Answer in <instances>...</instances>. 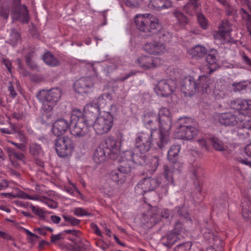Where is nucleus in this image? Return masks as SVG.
I'll list each match as a JSON object with an SVG mask.
<instances>
[{"label":"nucleus","instance_id":"obj_1","mask_svg":"<svg viewBox=\"0 0 251 251\" xmlns=\"http://www.w3.org/2000/svg\"><path fill=\"white\" fill-rule=\"evenodd\" d=\"M134 22L139 34L145 38L154 34L160 26L158 18L151 14L137 15Z\"/></svg>","mask_w":251,"mask_h":251},{"label":"nucleus","instance_id":"obj_2","mask_svg":"<svg viewBox=\"0 0 251 251\" xmlns=\"http://www.w3.org/2000/svg\"><path fill=\"white\" fill-rule=\"evenodd\" d=\"M158 119L159 122L160 132L158 138H154L155 142L159 149L163 148L169 141V131L172 126V116L169 109L166 107L160 108L158 111Z\"/></svg>","mask_w":251,"mask_h":251},{"label":"nucleus","instance_id":"obj_3","mask_svg":"<svg viewBox=\"0 0 251 251\" xmlns=\"http://www.w3.org/2000/svg\"><path fill=\"white\" fill-rule=\"evenodd\" d=\"M62 93L61 88H52L50 89L42 90L36 95L37 99L42 104L43 109L46 112L52 110L60 100Z\"/></svg>","mask_w":251,"mask_h":251},{"label":"nucleus","instance_id":"obj_4","mask_svg":"<svg viewBox=\"0 0 251 251\" xmlns=\"http://www.w3.org/2000/svg\"><path fill=\"white\" fill-rule=\"evenodd\" d=\"M154 138H158V137L153 131H143L137 133L135 139L134 149L138 151L140 154H146L150 150L153 141L156 144Z\"/></svg>","mask_w":251,"mask_h":251},{"label":"nucleus","instance_id":"obj_5","mask_svg":"<svg viewBox=\"0 0 251 251\" xmlns=\"http://www.w3.org/2000/svg\"><path fill=\"white\" fill-rule=\"evenodd\" d=\"M113 124L112 115L110 112L104 111L97 118L93 126L97 134L102 135L110 130Z\"/></svg>","mask_w":251,"mask_h":251},{"label":"nucleus","instance_id":"obj_6","mask_svg":"<svg viewBox=\"0 0 251 251\" xmlns=\"http://www.w3.org/2000/svg\"><path fill=\"white\" fill-rule=\"evenodd\" d=\"M55 146L57 155L62 158L72 155L74 149L73 141L67 136L57 138L55 140Z\"/></svg>","mask_w":251,"mask_h":251},{"label":"nucleus","instance_id":"obj_7","mask_svg":"<svg viewBox=\"0 0 251 251\" xmlns=\"http://www.w3.org/2000/svg\"><path fill=\"white\" fill-rule=\"evenodd\" d=\"M130 171L131 167L129 163L121 162L117 168L110 172L109 177L116 184L122 185L126 182V177Z\"/></svg>","mask_w":251,"mask_h":251},{"label":"nucleus","instance_id":"obj_8","mask_svg":"<svg viewBox=\"0 0 251 251\" xmlns=\"http://www.w3.org/2000/svg\"><path fill=\"white\" fill-rule=\"evenodd\" d=\"M245 115L241 112L236 113L226 112L222 113L219 117V122L226 126H234L242 122Z\"/></svg>","mask_w":251,"mask_h":251},{"label":"nucleus","instance_id":"obj_9","mask_svg":"<svg viewBox=\"0 0 251 251\" xmlns=\"http://www.w3.org/2000/svg\"><path fill=\"white\" fill-rule=\"evenodd\" d=\"M158 185L156 179L151 177L144 178L136 185L135 192L137 195H143L147 192L154 190Z\"/></svg>","mask_w":251,"mask_h":251},{"label":"nucleus","instance_id":"obj_10","mask_svg":"<svg viewBox=\"0 0 251 251\" xmlns=\"http://www.w3.org/2000/svg\"><path fill=\"white\" fill-rule=\"evenodd\" d=\"M176 87V83L171 79H162L159 81L155 88L158 96L168 97L172 94Z\"/></svg>","mask_w":251,"mask_h":251},{"label":"nucleus","instance_id":"obj_11","mask_svg":"<svg viewBox=\"0 0 251 251\" xmlns=\"http://www.w3.org/2000/svg\"><path fill=\"white\" fill-rule=\"evenodd\" d=\"M20 0L14 4L11 10V16L13 19L19 20L24 24H27L30 17L27 7L25 5L20 4Z\"/></svg>","mask_w":251,"mask_h":251},{"label":"nucleus","instance_id":"obj_12","mask_svg":"<svg viewBox=\"0 0 251 251\" xmlns=\"http://www.w3.org/2000/svg\"><path fill=\"white\" fill-rule=\"evenodd\" d=\"M84 122L90 127L93 126L98 115L100 114V109L98 103H90L84 108Z\"/></svg>","mask_w":251,"mask_h":251},{"label":"nucleus","instance_id":"obj_13","mask_svg":"<svg viewBox=\"0 0 251 251\" xmlns=\"http://www.w3.org/2000/svg\"><path fill=\"white\" fill-rule=\"evenodd\" d=\"M144 50L150 54L161 55L166 51L164 43L158 41L148 42L143 47Z\"/></svg>","mask_w":251,"mask_h":251},{"label":"nucleus","instance_id":"obj_14","mask_svg":"<svg viewBox=\"0 0 251 251\" xmlns=\"http://www.w3.org/2000/svg\"><path fill=\"white\" fill-rule=\"evenodd\" d=\"M138 65L144 70H149L158 67L161 63L159 58H154L148 55H143L138 58Z\"/></svg>","mask_w":251,"mask_h":251},{"label":"nucleus","instance_id":"obj_15","mask_svg":"<svg viewBox=\"0 0 251 251\" xmlns=\"http://www.w3.org/2000/svg\"><path fill=\"white\" fill-rule=\"evenodd\" d=\"M143 122L145 126L148 129H150L149 132H155V136L158 137V134L160 132V130L159 131L156 130L159 126V122L157 115L153 112H149L145 115Z\"/></svg>","mask_w":251,"mask_h":251},{"label":"nucleus","instance_id":"obj_16","mask_svg":"<svg viewBox=\"0 0 251 251\" xmlns=\"http://www.w3.org/2000/svg\"><path fill=\"white\" fill-rule=\"evenodd\" d=\"M90 127L80 120V121L70 123V132L76 137H84L88 132Z\"/></svg>","mask_w":251,"mask_h":251},{"label":"nucleus","instance_id":"obj_17","mask_svg":"<svg viewBox=\"0 0 251 251\" xmlns=\"http://www.w3.org/2000/svg\"><path fill=\"white\" fill-rule=\"evenodd\" d=\"M94 85L93 81L91 77H81L74 83L75 91L79 94H83L88 92Z\"/></svg>","mask_w":251,"mask_h":251},{"label":"nucleus","instance_id":"obj_18","mask_svg":"<svg viewBox=\"0 0 251 251\" xmlns=\"http://www.w3.org/2000/svg\"><path fill=\"white\" fill-rule=\"evenodd\" d=\"M70 127V124L64 119H59L54 122L52 127L53 134L57 137L61 136Z\"/></svg>","mask_w":251,"mask_h":251},{"label":"nucleus","instance_id":"obj_19","mask_svg":"<svg viewBox=\"0 0 251 251\" xmlns=\"http://www.w3.org/2000/svg\"><path fill=\"white\" fill-rule=\"evenodd\" d=\"M214 227L212 223L205 222L204 227L202 229L203 238L209 243H214L217 241L218 237L217 233L214 231Z\"/></svg>","mask_w":251,"mask_h":251},{"label":"nucleus","instance_id":"obj_20","mask_svg":"<svg viewBox=\"0 0 251 251\" xmlns=\"http://www.w3.org/2000/svg\"><path fill=\"white\" fill-rule=\"evenodd\" d=\"M181 88L185 94L191 96L198 91V84L193 77H189L183 80Z\"/></svg>","mask_w":251,"mask_h":251},{"label":"nucleus","instance_id":"obj_21","mask_svg":"<svg viewBox=\"0 0 251 251\" xmlns=\"http://www.w3.org/2000/svg\"><path fill=\"white\" fill-rule=\"evenodd\" d=\"M123 154L126 161L122 162H126L131 161L136 165L144 164L146 162V154H138L135 153L132 150H127L124 152Z\"/></svg>","mask_w":251,"mask_h":251},{"label":"nucleus","instance_id":"obj_22","mask_svg":"<svg viewBox=\"0 0 251 251\" xmlns=\"http://www.w3.org/2000/svg\"><path fill=\"white\" fill-rule=\"evenodd\" d=\"M231 108L240 112V110H251V100L236 99L230 102Z\"/></svg>","mask_w":251,"mask_h":251},{"label":"nucleus","instance_id":"obj_23","mask_svg":"<svg viewBox=\"0 0 251 251\" xmlns=\"http://www.w3.org/2000/svg\"><path fill=\"white\" fill-rule=\"evenodd\" d=\"M178 137L182 140H189L192 139L198 133V129L194 126H191L187 127L178 129L176 130Z\"/></svg>","mask_w":251,"mask_h":251},{"label":"nucleus","instance_id":"obj_24","mask_svg":"<svg viewBox=\"0 0 251 251\" xmlns=\"http://www.w3.org/2000/svg\"><path fill=\"white\" fill-rule=\"evenodd\" d=\"M181 150V146L178 144L173 145L168 151L167 158L170 163L174 164L176 166H182L178 161V154Z\"/></svg>","mask_w":251,"mask_h":251},{"label":"nucleus","instance_id":"obj_25","mask_svg":"<svg viewBox=\"0 0 251 251\" xmlns=\"http://www.w3.org/2000/svg\"><path fill=\"white\" fill-rule=\"evenodd\" d=\"M181 166H175V164L172 163H170L169 165H164V178L166 180L165 182H167V185L173 184V174L175 171H180Z\"/></svg>","mask_w":251,"mask_h":251},{"label":"nucleus","instance_id":"obj_26","mask_svg":"<svg viewBox=\"0 0 251 251\" xmlns=\"http://www.w3.org/2000/svg\"><path fill=\"white\" fill-rule=\"evenodd\" d=\"M35 54V49L33 47H28L24 49V56L26 65L32 70H36L38 66L32 61V59Z\"/></svg>","mask_w":251,"mask_h":251},{"label":"nucleus","instance_id":"obj_27","mask_svg":"<svg viewBox=\"0 0 251 251\" xmlns=\"http://www.w3.org/2000/svg\"><path fill=\"white\" fill-rule=\"evenodd\" d=\"M191 177L194 180L197 190L201 192V183L199 181V178L203 175L204 171L202 168L198 166H193L190 169Z\"/></svg>","mask_w":251,"mask_h":251},{"label":"nucleus","instance_id":"obj_28","mask_svg":"<svg viewBox=\"0 0 251 251\" xmlns=\"http://www.w3.org/2000/svg\"><path fill=\"white\" fill-rule=\"evenodd\" d=\"M155 38L160 43L169 42L172 38V33L168 29L159 26L154 33Z\"/></svg>","mask_w":251,"mask_h":251},{"label":"nucleus","instance_id":"obj_29","mask_svg":"<svg viewBox=\"0 0 251 251\" xmlns=\"http://www.w3.org/2000/svg\"><path fill=\"white\" fill-rule=\"evenodd\" d=\"M158 158L156 155L148 156L146 154V162L144 164L139 165H145L146 169L151 174H153L157 169L158 165Z\"/></svg>","mask_w":251,"mask_h":251},{"label":"nucleus","instance_id":"obj_30","mask_svg":"<svg viewBox=\"0 0 251 251\" xmlns=\"http://www.w3.org/2000/svg\"><path fill=\"white\" fill-rule=\"evenodd\" d=\"M172 2L170 0H151L148 6L151 9L160 10L168 9L172 6Z\"/></svg>","mask_w":251,"mask_h":251},{"label":"nucleus","instance_id":"obj_31","mask_svg":"<svg viewBox=\"0 0 251 251\" xmlns=\"http://www.w3.org/2000/svg\"><path fill=\"white\" fill-rule=\"evenodd\" d=\"M117 140L113 137L109 136L104 140V147L108 150L106 153L108 155L116 154L119 151L117 146Z\"/></svg>","mask_w":251,"mask_h":251},{"label":"nucleus","instance_id":"obj_32","mask_svg":"<svg viewBox=\"0 0 251 251\" xmlns=\"http://www.w3.org/2000/svg\"><path fill=\"white\" fill-rule=\"evenodd\" d=\"M6 151L10 160L13 165L16 166L17 165V162L15 161V159L25 162L26 158L25 155L23 153L17 151L15 149L11 147H7L6 148Z\"/></svg>","mask_w":251,"mask_h":251},{"label":"nucleus","instance_id":"obj_33","mask_svg":"<svg viewBox=\"0 0 251 251\" xmlns=\"http://www.w3.org/2000/svg\"><path fill=\"white\" fill-rule=\"evenodd\" d=\"M241 213L243 218L246 221H251V202L246 198H244L241 202Z\"/></svg>","mask_w":251,"mask_h":251},{"label":"nucleus","instance_id":"obj_34","mask_svg":"<svg viewBox=\"0 0 251 251\" xmlns=\"http://www.w3.org/2000/svg\"><path fill=\"white\" fill-rule=\"evenodd\" d=\"M217 52L215 50H212L210 51L206 56V61L209 64V72L211 74L215 72L218 67V60L217 59Z\"/></svg>","mask_w":251,"mask_h":251},{"label":"nucleus","instance_id":"obj_35","mask_svg":"<svg viewBox=\"0 0 251 251\" xmlns=\"http://www.w3.org/2000/svg\"><path fill=\"white\" fill-rule=\"evenodd\" d=\"M200 5L199 0H189L183 6V10L188 14L193 16L197 13L198 9Z\"/></svg>","mask_w":251,"mask_h":251},{"label":"nucleus","instance_id":"obj_36","mask_svg":"<svg viewBox=\"0 0 251 251\" xmlns=\"http://www.w3.org/2000/svg\"><path fill=\"white\" fill-rule=\"evenodd\" d=\"M208 142L212 145V147L217 151H225L227 146L219 138L212 136L208 139Z\"/></svg>","mask_w":251,"mask_h":251},{"label":"nucleus","instance_id":"obj_37","mask_svg":"<svg viewBox=\"0 0 251 251\" xmlns=\"http://www.w3.org/2000/svg\"><path fill=\"white\" fill-rule=\"evenodd\" d=\"M179 238L172 232L167 233L164 236L161 238V243L168 248H171Z\"/></svg>","mask_w":251,"mask_h":251},{"label":"nucleus","instance_id":"obj_38","mask_svg":"<svg viewBox=\"0 0 251 251\" xmlns=\"http://www.w3.org/2000/svg\"><path fill=\"white\" fill-rule=\"evenodd\" d=\"M28 151L29 154L33 157L44 156V152L40 144L33 142L29 144Z\"/></svg>","mask_w":251,"mask_h":251},{"label":"nucleus","instance_id":"obj_39","mask_svg":"<svg viewBox=\"0 0 251 251\" xmlns=\"http://www.w3.org/2000/svg\"><path fill=\"white\" fill-rule=\"evenodd\" d=\"M207 49L201 45H196L188 50V53L193 57L202 58L207 53Z\"/></svg>","mask_w":251,"mask_h":251},{"label":"nucleus","instance_id":"obj_40","mask_svg":"<svg viewBox=\"0 0 251 251\" xmlns=\"http://www.w3.org/2000/svg\"><path fill=\"white\" fill-rule=\"evenodd\" d=\"M198 84V91L202 93H206L207 89L209 87L210 79L205 75H201L197 81Z\"/></svg>","mask_w":251,"mask_h":251},{"label":"nucleus","instance_id":"obj_41","mask_svg":"<svg viewBox=\"0 0 251 251\" xmlns=\"http://www.w3.org/2000/svg\"><path fill=\"white\" fill-rule=\"evenodd\" d=\"M93 159L97 164H100L106 159V152L104 149L100 147H97L94 152Z\"/></svg>","mask_w":251,"mask_h":251},{"label":"nucleus","instance_id":"obj_42","mask_svg":"<svg viewBox=\"0 0 251 251\" xmlns=\"http://www.w3.org/2000/svg\"><path fill=\"white\" fill-rule=\"evenodd\" d=\"M42 59L44 62L50 66L55 67L60 65V61L49 51L43 55Z\"/></svg>","mask_w":251,"mask_h":251},{"label":"nucleus","instance_id":"obj_43","mask_svg":"<svg viewBox=\"0 0 251 251\" xmlns=\"http://www.w3.org/2000/svg\"><path fill=\"white\" fill-rule=\"evenodd\" d=\"M65 220V223H62L61 226H79L81 221L72 216L65 215L62 216Z\"/></svg>","mask_w":251,"mask_h":251},{"label":"nucleus","instance_id":"obj_44","mask_svg":"<svg viewBox=\"0 0 251 251\" xmlns=\"http://www.w3.org/2000/svg\"><path fill=\"white\" fill-rule=\"evenodd\" d=\"M84 111L82 112L80 109L75 108L72 111L71 117V122H75L82 120L84 121Z\"/></svg>","mask_w":251,"mask_h":251},{"label":"nucleus","instance_id":"obj_45","mask_svg":"<svg viewBox=\"0 0 251 251\" xmlns=\"http://www.w3.org/2000/svg\"><path fill=\"white\" fill-rule=\"evenodd\" d=\"M192 120L187 117L179 119L176 123V130L187 127L191 126Z\"/></svg>","mask_w":251,"mask_h":251},{"label":"nucleus","instance_id":"obj_46","mask_svg":"<svg viewBox=\"0 0 251 251\" xmlns=\"http://www.w3.org/2000/svg\"><path fill=\"white\" fill-rule=\"evenodd\" d=\"M37 200L44 202L51 208L54 209L57 207V203L55 201L52 199H49L46 197H42L40 198H37Z\"/></svg>","mask_w":251,"mask_h":251},{"label":"nucleus","instance_id":"obj_47","mask_svg":"<svg viewBox=\"0 0 251 251\" xmlns=\"http://www.w3.org/2000/svg\"><path fill=\"white\" fill-rule=\"evenodd\" d=\"M173 14L180 24L183 25L188 23V18L182 12L178 11H176L173 12Z\"/></svg>","mask_w":251,"mask_h":251},{"label":"nucleus","instance_id":"obj_48","mask_svg":"<svg viewBox=\"0 0 251 251\" xmlns=\"http://www.w3.org/2000/svg\"><path fill=\"white\" fill-rule=\"evenodd\" d=\"M229 34L227 33L225 31L219 28V30L213 33V36L215 40H220L222 42L225 41Z\"/></svg>","mask_w":251,"mask_h":251},{"label":"nucleus","instance_id":"obj_49","mask_svg":"<svg viewBox=\"0 0 251 251\" xmlns=\"http://www.w3.org/2000/svg\"><path fill=\"white\" fill-rule=\"evenodd\" d=\"M184 228L183 224L180 222H176L174 226L173 229L171 231L176 236H178L181 232L184 231Z\"/></svg>","mask_w":251,"mask_h":251},{"label":"nucleus","instance_id":"obj_50","mask_svg":"<svg viewBox=\"0 0 251 251\" xmlns=\"http://www.w3.org/2000/svg\"><path fill=\"white\" fill-rule=\"evenodd\" d=\"M198 21L200 26L204 29L207 28V20L202 13H198L197 15Z\"/></svg>","mask_w":251,"mask_h":251},{"label":"nucleus","instance_id":"obj_51","mask_svg":"<svg viewBox=\"0 0 251 251\" xmlns=\"http://www.w3.org/2000/svg\"><path fill=\"white\" fill-rule=\"evenodd\" d=\"M219 28L225 31L228 34L232 31L231 24L227 20L223 21L219 25Z\"/></svg>","mask_w":251,"mask_h":251},{"label":"nucleus","instance_id":"obj_52","mask_svg":"<svg viewBox=\"0 0 251 251\" xmlns=\"http://www.w3.org/2000/svg\"><path fill=\"white\" fill-rule=\"evenodd\" d=\"M74 213L76 216H90L92 214L88 213L86 210L81 207H76L74 209Z\"/></svg>","mask_w":251,"mask_h":251},{"label":"nucleus","instance_id":"obj_53","mask_svg":"<svg viewBox=\"0 0 251 251\" xmlns=\"http://www.w3.org/2000/svg\"><path fill=\"white\" fill-rule=\"evenodd\" d=\"M21 38L20 34L17 29L13 28L10 33V40L14 43L17 42Z\"/></svg>","mask_w":251,"mask_h":251},{"label":"nucleus","instance_id":"obj_54","mask_svg":"<svg viewBox=\"0 0 251 251\" xmlns=\"http://www.w3.org/2000/svg\"><path fill=\"white\" fill-rule=\"evenodd\" d=\"M232 86L233 90L236 92L241 91L246 89L247 85L245 84V82H239L233 83Z\"/></svg>","mask_w":251,"mask_h":251},{"label":"nucleus","instance_id":"obj_55","mask_svg":"<svg viewBox=\"0 0 251 251\" xmlns=\"http://www.w3.org/2000/svg\"><path fill=\"white\" fill-rule=\"evenodd\" d=\"M112 95L110 92L104 93L101 94L98 98V100L99 102H100L101 101H110L112 99Z\"/></svg>","mask_w":251,"mask_h":251},{"label":"nucleus","instance_id":"obj_56","mask_svg":"<svg viewBox=\"0 0 251 251\" xmlns=\"http://www.w3.org/2000/svg\"><path fill=\"white\" fill-rule=\"evenodd\" d=\"M140 1L141 0H124V3L126 6L133 8L139 6Z\"/></svg>","mask_w":251,"mask_h":251},{"label":"nucleus","instance_id":"obj_57","mask_svg":"<svg viewBox=\"0 0 251 251\" xmlns=\"http://www.w3.org/2000/svg\"><path fill=\"white\" fill-rule=\"evenodd\" d=\"M62 234H64V236L67 234H69V235H71L73 236H75V237H79L81 235V232L79 230H75L74 229H67L64 230L62 231Z\"/></svg>","mask_w":251,"mask_h":251},{"label":"nucleus","instance_id":"obj_58","mask_svg":"<svg viewBox=\"0 0 251 251\" xmlns=\"http://www.w3.org/2000/svg\"><path fill=\"white\" fill-rule=\"evenodd\" d=\"M164 185L161 187H158L157 192L159 197H162L168 193V187L169 185H167V182H165Z\"/></svg>","mask_w":251,"mask_h":251},{"label":"nucleus","instance_id":"obj_59","mask_svg":"<svg viewBox=\"0 0 251 251\" xmlns=\"http://www.w3.org/2000/svg\"><path fill=\"white\" fill-rule=\"evenodd\" d=\"M15 61L17 65L18 70L20 73L24 75H26L27 72L25 71V68L22 64L21 59L18 58L16 59Z\"/></svg>","mask_w":251,"mask_h":251},{"label":"nucleus","instance_id":"obj_60","mask_svg":"<svg viewBox=\"0 0 251 251\" xmlns=\"http://www.w3.org/2000/svg\"><path fill=\"white\" fill-rule=\"evenodd\" d=\"M22 229L23 231L28 236H29L31 238H30V240L31 242H35L37 239H38L39 237L32 233L31 231H30L29 230L24 228L22 227Z\"/></svg>","mask_w":251,"mask_h":251},{"label":"nucleus","instance_id":"obj_61","mask_svg":"<svg viewBox=\"0 0 251 251\" xmlns=\"http://www.w3.org/2000/svg\"><path fill=\"white\" fill-rule=\"evenodd\" d=\"M9 8L2 7L0 9V16L3 19L7 20L9 17Z\"/></svg>","mask_w":251,"mask_h":251},{"label":"nucleus","instance_id":"obj_62","mask_svg":"<svg viewBox=\"0 0 251 251\" xmlns=\"http://www.w3.org/2000/svg\"><path fill=\"white\" fill-rule=\"evenodd\" d=\"M32 212L36 215L39 216H43L44 214V212L42 209H40L39 207L35 206L32 204H31L30 206Z\"/></svg>","mask_w":251,"mask_h":251},{"label":"nucleus","instance_id":"obj_63","mask_svg":"<svg viewBox=\"0 0 251 251\" xmlns=\"http://www.w3.org/2000/svg\"><path fill=\"white\" fill-rule=\"evenodd\" d=\"M43 157V156H38L33 157L36 165L42 168H44L45 167V163L42 158Z\"/></svg>","mask_w":251,"mask_h":251},{"label":"nucleus","instance_id":"obj_64","mask_svg":"<svg viewBox=\"0 0 251 251\" xmlns=\"http://www.w3.org/2000/svg\"><path fill=\"white\" fill-rule=\"evenodd\" d=\"M77 247L78 251H87L90 249V243L88 242L86 244L80 243Z\"/></svg>","mask_w":251,"mask_h":251}]
</instances>
